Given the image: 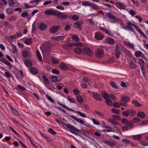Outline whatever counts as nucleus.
Returning a JSON list of instances; mask_svg holds the SVG:
<instances>
[{
	"mask_svg": "<svg viewBox=\"0 0 148 148\" xmlns=\"http://www.w3.org/2000/svg\"><path fill=\"white\" fill-rule=\"evenodd\" d=\"M121 100L119 101L120 104L123 106L126 107L127 106V103L130 100V98L128 96H125L122 97Z\"/></svg>",
	"mask_w": 148,
	"mask_h": 148,
	"instance_id": "1",
	"label": "nucleus"
},
{
	"mask_svg": "<svg viewBox=\"0 0 148 148\" xmlns=\"http://www.w3.org/2000/svg\"><path fill=\"white\" fill-rule=\"evenodd\" d=\"M136 113V111L134 110L128 109L126 111H123L122 112V114L123 115L126 116H128L129 115H131L133 117Z\"/></svg>",
	"mask_w": 148,
	"mask_h": 148,
	"instance_id": "2",
	"label": "nucleus"
},
{
	"mask_svg": "<svg viewBox=\"0 0 148 148\" xmlns=\"http://www.w3.org/2000/svg\"><path fill=\"white\" fill-rule=\"evenodd\" d=\"M49 79L51 82L57 83L59 82L62 79L60 76H55L54 75H51L49 77Z\"/></svg>",
	"mask_w": 148,
	"mask_h": 148,
	"instance_id": "3",
	"label": "nucleus"
},
{
	"mask_svg": "<svg viewBox=\"0 0 148 148\" xmlns=\"http://www.w3.org/2000/svg\"><path fill=\"white\" fill-rule=\"evenodd\" d=\"M121 122L122 124L127 125L128 126L131 128L134 127V126H133L132 121V120H130L129 121L127 119H121Z\"/></svg>",
	"mask_w": 148,
	"mask_h": 148,
	"instance_id": "4",
	"label": "nucleus"
},
{
	"mask_svg": "<svg viewBox=\"0 0 148 148\" xmlns=\"http://www.w3.org/2000/svg\"><path fill=\"white\" fill-rule=\"evenodd\" d=\"M70 127H69V131L76 135L80 136L77 132H80L79 130L77 129L73 125H69Z\"/></svg>",
	"mask_w": 148,
	"mask_h": 148,
	"instance_id": "5",
	"label": "nucleus"
},
{
	"mask_svg": "<svg viewBox=\"0 0 148 148\" xmlns=\"http://www.w3.org/2000/svg\"><path fill=\"white\" fill-rule=\"evenodd\" d=\"M102 142L105 144L109 145L111 147H115L117 145V143L112 140L108 141L106 140H103Z\"/></svg>",
	"mask_w": 148,
	"mask_h": 148,
	"instance_id": "6",
	"label": "nucleus"
},
{
	"mask_svg": "<svg viewBox=\"0 0 148 148\" xmlns=\"http://www.w3.org/2000/svg\"><path fill=\"white\" fill-rule=\"evenodd\" d=\"M56 15L58 18L62 19H65L68 17V16L65 14L58 12L57 10L56 13Z\"/></svg>",
	"mask_w": 148,
	"mask_h": 148,
	"instance_id": "7",
	"label": "nucleus"
},
{
	"mask_svg": "<svg viewBox=\"0 0 148 148\" xmlns=\"http://www.w3.org/2000/svg\"><path fill=\"white\" fill-rule=\"evenodd\" d=\"M95 56L98 58H103L104 55L103 51L101 49H97L95 53Z\"/></svg>",
	"mask_w": 148,
	"mask_h": 148,
	"instance_id": "8",
	"label": "nucleus"
},
{
	"mask_svg": "<svg viewBox=\"0 0 148 148\" xmlns=\"http://www.w3.org/2000/svg\"><path fill=\"white\" fill-rule=\"evenodd\" d=\"M83 21L80 20L78 21L73 23V27L75 28H77L79 30H82L81 27L83 25Z\"/></svg>",
	"mask_w": 148,
	"mask_h": 148,
	"instance_id": "9",
	"label": "nucleus"
},
{
	"mask_svg": "<svg viewBox=\"0 0 148 148\" xmlns=\"http://www.w3.org/2000/svg\"><path fill=\"white\" fill-rule=\"evenodd\" d=\"M61 27L60 25L55 26L51 27L50 29V32L52 34H55L57 32L58 30H60Z\"/></svg>",
	"mask_w": 148,
	"mask_h": 148,
	"instance_id": "10",
	"label": "nucleus"
},
{
	"mask_svg": "<svg viewBox=\"0 0 148 148\" xmlns=\"http://www.w3.org/2000/svg\"><path fill=\"white\" fill-rule=\"evenodd\" d=\"M70 116L71 117L73 118L74 119L77 121V122L79 123L82 124H83L85 126H90V125L88 124L87 125L85 124L84 122L82 120L80 119H79L77 118V117H75L73 115H70Z\"/></svg>",
	"mask_w": 148,
	"mask_h": 148,
	"instance_id": "11",
	"label": "nucleus"
},
{
	"mask_svg": "<svg viewBox=\"0 0 148 148\" xmlns=\"http://www.w3.org/2000/svg\"><path fill=\"white\" fill-rule=\"evenodd\" d=\"M83 50L86 52V54L89 56H91L93 55V52L90 49L85 48Z\"/></svg>",
	"mask_w": 148,
	"mask_h": 148,
	"instance_id": "12",
	"label": "nucleus"
},
{
	"mask_svg": "<svg viewBox=\"0 0 148 148\" xmlns=\"http://www.w3.org/2000/svg\"><path fill=\"white\" fill-rule=\"evenodd\" d=\"M106 16L112 19V22L118 20V19L116 16L112 14L110 12L107 13L106 14Z\"/></svg>",
	"mask_w": 148,
	"mask_h": 148,
	"instance_id": "13",
	"label": "nucleus"
},
{
	"mask_svg": "<svg viewBox=\"0 0 148 148\" xmlns=\"http://www.w3.org/2000/svg\"><path fill=\"white\" fill-rule=\"evenodd\" d=\"M95 37L98 40H102L103 38V35L99 32H97L95 33Z\"/></svg>",
	"mask_w": 148,
	"mask_h": 148,
	"instance_id": "14",
	"label": "nucleus"
},
{
	"mask_svg": "<svg viewBox=\"0 0 148 148\" xmlns=\"http://www.w3.org/2000/svg\"><path fill=\"white\" fill-rule=\"evenodd\" d=\"M29 70L30 72L33 75H36L39 73L38 69L36 68L31 67L30 68Z\"/></svg>",
	"mask_w": 148,
	"mask_h": 148,
	"instance_id": "15",
	"label": "nucleus"
},
{
	"mask_svg": "<svg viewBox=\"0 0 148 148\" xmlns=\"http://www.w3.org/2000/svg\"><path fill=\"white\" fill-rule=\"evenodd\" d=\"M57 10H51L49 9L46 10L45 12V13L47 15H52L53 16H55L56 15V13Z\"/></svg>",
	"mask_w": 148,
	"mask_h": 148,
	"instance_id": "16",
	"label": "nucleus"
},
{
	"mask_svg": "<svg viewBox=\"0 0 148 148\" xmlns=\"http://www.w3.org/2000/svg\"><path fill=\"white\" fill-rule=\"evenodd\" d=\"M93 97L95 99L98 101H101L102 99L101 95L98 93H95L93 95Z\"/></svg>",
	"mask_w": 148,
	"mask_h": 148,
	"instance_id": "17",
	"label": "nucleus"
},
{
	"mask_svg": "<svg viewBox=\"0 0 148 148\" xmlns=\"http://www.w3.org/2000/svg\"><path fill=\"white\" fill-rule=\"evenodd\" d=\"M115 5L119 9H125L126 7L124 3L119 2H117L116 3Z\"/></svg>",
	"mask_w": 148,
	"mask_h": 148,
	"instance_id": "18",
	"label": "nucleus"
},
{
	"mask_svg": "<svg viewBox=\"0 0 148 148\" xmlns=\"http://www.w3.org/2000/svg\"><path fill=\"white\" fill-rule=\"evenodd\" d=\"M106 42L109 44H114L115 41L113 39L111 38H108L106 39Z\"/></svg>",
	"mask_w": 148,
	"mask_h": 148,
	"instance_id": "19",
	"label": "nucleus"
},
{
	"mask_svg": "<svg viewBox=\"0 0 148 148\" xmlns=\"http://www.w3.org/2000/svg\"><path fill=\"white\" fill-rule=\"evenodd\" d=\"M17 36L16 35H13L12 36H7L5 38V39L8 41H10L11 40H12L13 38H16V37Z\"/></svg>",
	"mask_w": 148,
	"mask_h": 148,
	"instance_id": "20",
	"label": "nucleus"
},
{
	"mask_svg": "<svg viewBox=\"0 0 148 148\" xmlns=\"http://www.w3.org/2000/svg\"><path fill=\"white\" fill-rule=\"evenodd\" d=\"M101 96L104 99H106L108 97L109 95L108 93L105 91H102L101 92Z\"/></svg>",
	"mask_w": 148,
	"mask_h": 148,
	"instance_id": "21",
	"label": "nucleus"
},
{
	"mask_svg": "<svg viewBox=\"0 0 148 148\" xmlns=\"http://www.w3.org/2000/svg\"><path fill=\"white\" fill-rule=\"evenodd\" d=\"M58 103L59 105L61 106H62L64 108H65L67 110H70L71 111H72L73 112H75V111L73 109H71V108H70L68 107H67L66 106L64 105L61 103H60V102H58Z\"/></svg>",
	"mask_w": 148,
	"mask_h": 148,
	"instance_id": "22",
	"label": "nucleus"
},
{
	"mask_svg": "<svg viewBox=\"0 0 148 148\" xmlns=\"http://www.w3.org/2000/svg\"><path fill=\"white\" fill-rule=\"evenodd\" d=\"M137 116L138 117L143 119L145 117V114L143 112H139L137 114Z\"/></svg>",
	"mask_w": 148,
	"mask_h": 148,
	"instance_id": "23",
	"label": "nucleus"
},
{
	"mask_svg": "<svg viewBox=\"0 0 148 148\" xmlns=\"http://www.w3.org/2000/svg\"><path fill=\"white\" fill-rule=\"evenodd\" d=\"M112 117L113 118L114 121H120L121 119L120 117L119 116L116 115H112Z\"/></svg>",
	"mask_w": 148,
	"mask_h": 148,
	"instance_id": "24",
	"label": "nucleus"
},
{
	"mask_svg": "<svg viewBox=\"0 0 148 148\" xmlns=\"http://www.w3.org/2000/svg\"><path fill=\"white\" fill-rule=\"evenodd\" d=\"M77 100L80 103H82L84 100L82 97L80 95H78L76 97Z\"/></svg>",
	"mask_w": 148,
	"mask_h": 148,
	"instance_id": "25",
	"label": "nucleus"
},
{
	"mask_svg": "<svg viewBox=\"0 0 148 148\" xmlns=\"http://www.w3.org/2000/svg\"><path fill=\"white\" fill-rule=\"evenodd\" d=\"M106 103L108 106H111L112 105V101L109 99H107L105 101Z\"/></svg>",
	"mask_w": 148,
	"mask_h": 148,
	"instance_id": "26",
	"label": "nucleus"
},
{
	"mask_svg": "<svg viewBox=\"0 0 148 148\" xmlns=\"http://www.w3.org/2000/svg\"><path fill=\"white\" fill-rule=\"evenodd\" d=\"M47 27V26L43 23H41L40 25L39 29L40 30H45Z\"/></svg>",
	"mask_w": 148,
	"mask_h": 148,
	"instance_id": "27",
	"label": "nucleus"
},
{
	"mask_svg": "<svg viewBox=\"0 0 148 148\" xmlns=\"http://www.w3.org/2000/svg\"><path fill=\"white\" fill-rule=\"evenodd\" d=\"M60 68L64 71H66L69 69V67L67 65H59Z\"/></svg>",
	"mask_w": 148,
	"mask_h": 148,
	"instance_id": "28",
	"label": "nucleus"
},
{
	"mask_svg": "<svg viewBox=\"0 0 148 148\" xmlns=\"http://www.w3.org/2000/svg\"><path fill=\"white\" fill-rule=\"evenodd\" d=\"M88 68L90 69L95 70H96L99 69L97 65H90L88 67Z\"/></svg>",
	"mask_w": 148,
	"mask_h": 148,
	"instance_id": "29",
	"label": "nucleus"
},
{
	"mask_svg": "<svg viewBox=\"0 0 148 148\" xmlns=\"http://www.w3.org/2000/svg\"><path fill=\"white\" fill-rule=\"evenodd\" d=\"M65 37V36H59L56 37H54L53 39L58 40L63 39Z\"/></svg>",
	"mask_w": 148,
	"mask_h": 148,
	"instance_id": "30",
	"label": "nucleus"
},
{
	"mask_svg": "<svg viewBox=\"0 0 148 148\" xmlns=\"http://www.w3.org/2000/svg\"><path fill=\"white\" fill-rule=\"evenodd\" d=\"M110 85L112 87L115 89H118V87L116 84L113 81H111L110 82Z\"/></svg>",
	"mask_w": 148,
	"mask_h": 148,
	"instance_id": "31",
	"label": "nucleus"
},
{
	"mask_svg": "<svg viewBox=\"0 0 148 148\" xmlns=\"http://www.w3.org/2000/svg\"><path fill=\"white\" fill-rule=\"evenodd\" d=\"M135 55L136 57H141L143 54L140 51H137L135 53Z\"/></svg>",
	"mask_w": 148,
	"mask_h": 148,
	"instance_id": "32",
	"label": "nucleus"
},
{
	"mask_svg": "<svg viewBox=\"0 0 148 148\" xmlns=\"http://www.w3.org/2000/svg\"><path fill=\"white\" fill-rule=\"evenodd\" d=\"M80 130V132H81L82 134L85 136H86L87 134H88V135L90 134V133L88 131H86L83 129H81V130Z\"/></svg>",
	"mask_w": 148,
	"mask_h": 148,
	"instance_id": "33",
	"label": "nucleus"
},
{
	"mask_svg": "<svg viewBox=\"0 0 148 148\" xmlns=\"http://www.w3.org/2000/svg\"><path fill=\"white\" fill-rule=\"evenodd\" d=\"M0 61L3 62L4 64L6 65H11L10 63L5 58H1L0 59Z\"/></svg>",
	"mask_w": 148,
	"mask_h": 148,
	"instance_id": "34",
	"label": "nucleus"
},
{
	"mask_svg": "<svg viewBox=\"0 0 148 148\" xmlns=\"http://www.w3.org/2000/svg\"><path fill=\"white\" fill-rule=\"evenodd\" d=\"M83 50H81L80 48L78 47H76L74 49V51L75 53L77 54H80L81 53V52L83 51Z\"/></svg>",
	"mask_w": 148,
	"mask_h": 148,
	"instance_id": "35",
	"label": "nucleus"
},
{
	"mask_svg": "<svg viewBox=\"0 0 148 148\" xmlns=\"http://www.w3.org/2000/svg\"><path fill=\"white\" fill-rule=\"evenodd\" d=\"M40 133L41 134V135H42V136L43 137L45 138L48 140V141H50L52 140V139H51L49 137L46 135L45 134H44L43 133H42L41 132H40Z\"/></svg>",
	"mask_w": 148,
	"mask_h": 148,
	"instance_id": "36",
	"label": "nucleus"
},
{
	"mask_svg": "<svg viewBox=\"0 0 148 148\" xmlns=\"http://www.w3.org/2000/svg\"><path fill=\"white\" fill-rule=\"evenodd\" d=\"M132 103L134 104V106L136 107H140L141 106V104L138 103V101L136 100H133Z\"/></svg>",
	"mask_w": 148,
	"mask_h": 148,
	"instance_id": "37",
	"label": "nucleus"
},
{
	"mask_svg": "<svg viewBox=\"0 0 148 148\" xmlns=\"http://www.w3.org/2000/svg\"><path fill=\"white\" fill-rule=\"evenodd\" d=\"M48 132L52 135H56L57 134V132L52 128H49L48 130Z\"/></svg>",
	"mask_w": 148,
	"mask_h": 148,
	"instance_id": "38",
	"label": "nucleus"
},
{
	"mask_svg": "<svg viewBox=\"0 0 148 148\" xmlns=\"http://www.w3.org/2000/svg\"><path fill=\"white\" fill-rule=\"evenodd\" d=\"M36 53L37 57L38 58V60L40 61H41L42 60V58L39 51H36Z\"/></svg>",
	"mask_w": 148,
	"mask_h": 148,
	"instance_id": "39",
	"label": "nucleus"
},
{
	"mask_svg": "<svg viewBox=\"0 0 148 148\" xmlns=\"http://www.w3.org/2000/svg\"><path fill=\"white\" fill-rule=\"evenodd\" d=\"M72 38L76 42H78L79 40V38L76 35H73Z\"/></svg>",
	"mask_w": 148,
	"mask_h": 148,
	"instance_id": "40",
	"label": "nucleus"
},
{
	"mask_svg": "<svg viewBox=\"0 0 148 148\" xmlns=\"http://www.w3.org/2000/svg\"><path fill=\"white\" fill-rule=\"evenodd\" d=\"M120 105L121 104L119 103L116 102H114V103L113 106L115 108H119L120 107Z\"/></svg>",
	"mask_w": 148,
	"mask_h": 148,
	"instance_id": "41",
	"label": "nucleus"
},
{
	"mask_svg": "<svg viewBox=\"0 0 148 148\" xmlns=\"http://www.w3.org/2000/svg\"><path fill=\"white\" fill-rule=\"evenodd\" d=\"M52 60L54 64H58L60 62L59 60L56 59L54 58H52Z\"/></svg>",
	"mask_w": 148,
	"mask_h": 148,
	"instance_id": "42",
	"label": "nucleus"
},
{
	"mask_svg": "<svg viewBox=\"0 0 148 148\" xmlns=\"http://www.w3.org/2000/svg\"><path fill=\"white\" fill-rule=\"evenodd\" d=\"M71 18L74 21H77L79 19V17L77 15L75 14L72 16Z\"/></svg>",
	"mask_w": 148,
	"mask_h": 148,
	"instance_id": "43",
	"label": "nucleus"
},
{
	"mask_svg": "<svg viewBox=\"0 0 148 148\" xmlns=\"http://www.w3.org/2000/svg\"><path fill=\"white\" fill-rule=\"evenodd\" d=\"M52 72L56 75H58L60 73L59 71L57 69H54L52 70Z\"/></svg>",
	"mask_w": 148,
	"mask_h": 148,
	"instance_id": "44",
	"label": "nucleus"
},
{
	"mask_svg": "<svg viewBox=\"0 0 148 148\" xmlns=\"http://www.w3.org/2000/svg\"><path fill=\"white\" fill-rule=\"evenodd\" d=\"M127 28L129 29L130 31L134 32V29L131 27V25L129 24V22L127 23V25L126 26Z\"/></svg>",
	"mask_w": 148,
	"mask_h": 148,
	"instance_id": "45",
	"label": "nucleus"
},
{
	"mask_svg": "<svg viewBox=\"0 0 148 148\" xmlns=\"http://www.w3.org/2000/svg\"><path fill=\"white\" fill-rule=\"evenodd\" d=\"M142 137V136L140 134H138L136 135H135L133 137V138L136 140L140 139Z\"/></svg>",
	"mask_w": 148,
	"mask_h": 148,
	"instance_id": "46",
	"label": "nucleus"
},
{
	"mask_svg": "<svg viewBox=\"0 0 148 148\" xmlns=\"http://www.w3.org/2000/svg\"><path fill=\"white\" fill-rule=\"evenodd\" d=\"M76 113L77 114H79L82 117L84 118L86 116V115L85 114L79 111H77Z\"/></svg>",
	"mask_w": 148,
	"mask_h": 148,
	"instance_id": "47",
	"label": "nucleus"
},
{
	"mask_svg": "<svg viewBox=\"0 0 148 148\" xmlns=\"http://www.w3.org/2000/svg\"><path fill=\"white\" fill-rule=\"evenodd\" d=\"M31 42V39L30 38H26L25 39V44L27 45H29L30 43Z\"/></svg>",
	"mask_w": 148,
	"mask_h": 148,
	"instance_id": "48",
	"label": "nucleus"
},
{
	"mask_svg": "<svg viewBox=\"0 0 148 148\" xmlns=\"http://www.w3.org/2000/svg\"><path fill=\"white\" fill-rule=\"evenodd\" d=\"M111 111L113 113L116 114L119 113L120 112V111L119 110L114 108H112L111 109Z\"/></svg>",
	"mask_w": 148,
	"mask_h": 148,
	"instance_id": "49",
	"label": "nucleus"
},
{
	"mask_svg": "<svg viewBox=\"0 0 148 148\" xmlns=\"http://www.w3.org/2000/svg\"><path fill=\"white\" fill-rule=\"evenodd\" d=\"M140 120L138 118L136 117L134 118L133 119V121H132L133 123V124L134 123H138L139 122H140Z\"/></svg>",
	"mask_w": 148,
	"mask_h": 148,
	"instance_id": "50",
	"label": "nucleus"
},
{
	"mask_svg": "<svg viewBox=\"0 0 148 148\" xmlns=\"http://www.w3.org/2000/svg\"><path fill=\"white\" fill-rule=\"evenodd\" d=\"M42 77L46 84H48L49 83V81L46 76H43Z\"/></svg>",
	"mask_w": 148,
	"mask_h": 148,
	"instance_id": "51",
	"label": "nucleus"
},
{
	"mask_svg": "<svg viewBox=\"0 0 148 148\" xmlns=\"http://www.w3.org/2000/svg\"><path fill=\"white\" fill-rule=\"evenodd\" d=\"M25 65H32V63L31 61L29 59L25 60L24 62Z\"/></svg>",
	"mask_w": 148,
	"mask_h": 148,
	"instance_id": "52",
	"label": "nucleus"
},
{
	"mask_svg": "<svg viewBox=\"0 0 148 148\" xmlns=\"http://www.w3.org/2000/svg\"><path fill=\"white\" fill-rule=\"evenodd\" d=\"M92 120L94 124L96 125H100V123L98 122L97 120L94 118H92Z\"/></svg>",
	"mask_w": 148,
	"mask_h": 148,
	"instance_id": "53",
	"label": "nucleus"
},
{
	"mask_svg": "<svg viewBox=\"0 0 148 148\" xmlns=\"http://www.w3.org/2000/svg\"><path fill=\"white\" fill-rule=\"evenodd\" d=\"M122 142L126 145H128L130 143V141L125 139H123L122 140Z\"/></svg>",
	"mask_w": 148,
	"mask_h": 148,
	"instance_id": "54",
	"label": "nucleus"
},
{
	"mask_svg": "<svg viewBox=\"0 0 148 148\" xmlns=\"http://www.w3.org/2000/svg\"><path fill=\"white\" fill-rule=\"evenodd\" d=\"M73 92L75 95H78L79 93V90L77 88L74 89L73 90Z\"/></svg>",
	"mask_w": 148,
	"mask_h": 148,
	"instance_id": "55",
	"label": "nucleus"
},
{
	"mask_svg": "<svg viewBox=\"0 0 148 148\" xmlns=\"http://www.w3.org/2000/svg\"><path fill=\"white\" fill-rule=\"evenodd\" d=\"M133 3L137 7H138L139 5V3L137 1H135L134 0H131Z\"/></svg>",
	"mask_w": 148,
	"mask_h": 148,
	"instance_id": "56",
	"label": "nucleus"
},
{
	"mask_svg": "<svg viewBox=\"0 0 148 148\" xmlns=\"http://www.w3.org/2000/svg\"><path fill=\"white\" fill-rule=\"evenodd\" d=\"M115 55L116 58H118L120 56L121 52L120 51H115Z\"/></svg>",
	"mask_w": 148,
	"mask_h": 148,
	"instance_id": "57",
	"label": "nucleus"
},
{
	"mask_svg": "<svg viewBox=\"0 0 148 148\" xmlns=\"http://www.w3.org/2000/svg\"><path fill=\"white\" fill-rule=\"evenodd\" d=\"M110 98L112 100L114 101L116 100V97L112 94H110V95H109Z\"/></svg>",
	"mask_w": 148,
	"mask_h": 148,
	"instance_id": "58",
	"label": "nucleus"
},
{
	"mask_svg": "<svg viewBox=\"0 0 148 148\" xmlns=\"http://www.w3.org/2000/svg\"><path fill=\"white\" fill-rule=\"evenodd\" d=\"M24 5L25 6V9L32 8L34 6H30V5L26 3H24Z\"/></svg>",
	"mask_w": 148,
	"mask_h": 148,
	"instance_id": "59",
	"label": "nucleus"
},
{
	"mask_svg": "<svg viewBox=\"0 0 148 148\" xmlns=\"http://www.w3.org/2000/svg\"><path fill=\"white\" fill-rule=\"evenodd\" d=\"M141 66V69L142 71L143 74V75L145 74V67L144 66V65H140Z\"/></svg>",
	"mask_w": 148,
	"mask_h": 148,
	"instance_id": "60",
	"label": "nucleus"
},
{
	"mask_svg": "<svg viewBox=\"0 0 148 148\" xmlns=\"http://www.w3.org/2000/svg\"><path fill=\"white\" fill-rule=\"evenodd\" d=\"M46 96L47 97V98L48 99L51 101L52 103H53L54 102V100L49 96L48 95L46 94Z\"/></svg>",
	"mask_w": 148,
	"mask_h": 148,
	"instance_id": "61",
	"label": "nucleus"
},
{
	"mask_svg": "<svg viewBox=\"0 0 148 148\" xmlns=\"http://www.w3.org/2000/svg\"><path fill=\"white\" fill-rule=\"evenodd\" d=\"M18 88L22 91H24L26 90V89L20 85L18 86Z\"/></svg>",
	"mask_w": 148,
	"mask_h": 148,
	"instance_id": "62",
	"label": "nucleus"
},
{
	"mask_svg": "<svg viewBox=\"0 0 148 148\" xmlns=\"http://www.w3.org/2000/svg\"><path fill=\"white\" fill-rule=\"evenodd\" d=\"M8 2L10 6H11L14 4V1L13 0H8Z\"/></svg>",
	"mask_w": 148,
	"mask_h": 148,
	"instance_id": "63",
	"label": "nucleus"
},
{
	"mask_svg": "<svg viewBox=\"0 0 148 148\" xmlns=\"http://www.w3.org/2000/svg\"><path fill=\"white\" fill-rule=\"evenodd\" d=\"M9 129L17 136H19L18 133L12 127H10Z\"/></svg>",
	"mask_w": 148,
	"mask_h": 148,
	"instance_id": "64",
	"label": "nucleus"
}]
</instances>
